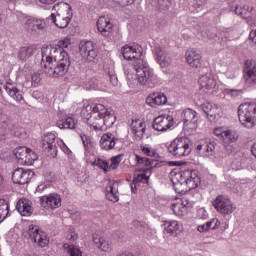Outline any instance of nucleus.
Listing matches in <instances>:
<instances>
[{
	"instance_id": "obj_1",
	"label": "nucleus",
	"mask_w": 256,
	"mask_h": 256,
	"mask_svg": "<svg viewBox=\"0 0 256 256\" xmlns=\"http://www.w3.org/2000/svg\"><path fill=\"white\" fill-rule=\"evenodd\" d=\"M41 66L49 77H63L69 71L71 60L65 49L47 46L42 48Z\"/></svg>"
},
{
	"instance_id": "obj_2",
	"label": "nucleus",
	"mask_w": 256,
	"mask_h": 256,
	"mask_svg": "<svg viewBox=\"0 0 256 256\" xmlns=\"http://www.w3.org/2000/svg\"><path fill=\"white\" fill-rule=\"evenodd\" d=\"M143 47L133 42L129 45V61L132 65V73H135L138 85L153 88L157 85V75L143 60Z\"/></svg>"
},
{
	"instance_id": "obj_3",
	"label": "nucleus",
	"mask_w": 256,
	"mask_h": 256,
	"mask_svg": "<svg viewBox=\"0 0 256 256\" xmlns=\"http://www.w3.org/2000/svg\"><path fill=\"white\" fill-rule=\"evenodd\" d=\"M53 9L57 12L56 16L55 14L50 16L54 25L59 29H66V27H69V23H71V20L73 19L71 5L65 2H60L54 5Z\"/></svg>"
},
{
	"instance_id": "obj_4",
	"label": "nucleus",
	"mask_w": 256,
	"mask_h": 256,
	"mask_svg": "<svg viewBox=\"0 0 256 256\" xmlns=\"http://www.w3.org/2000/svg\"><path fill=\"white\" fill-rule=\"evenodd\" d=\"M193 149V142L188 137H177L168 146V153L176 159H181V157H187L191 154Z\"/></svg>"
},
{
	"instance_id": "obj_5",
	"label": "nucleus",
	"mask_w": 256,
	"mask_h": 256,
	"mask_svg": "<svg viewBox=\"0 0 256 256\" xmlns=\"http://www.w3.org/2000/svg\"><path fill=\"white\" fill-rule=\"evenodd\" d=\"M238 119L246 129L256 125V103H244L238 107Z\"/></svg>"
},
{
	"instance_id": "obj_6",
	"label": "nucleus",
	"mask_w": 256,
	"mask_h": 256,
	"mask_svg": "<svg viewBox=\"0 0 256 256\" xmlns=\"http://www.w3.org/2000/svg\"><path fill=\"white\" fill-rule=\"evenodd\" d=\"M13 153L16 159L18 160V163H20V165L31 166L38 159L37 154L34 153L33 150L25 146H20L18 148H15Z\"/></svg>"
},
{
	"instance_id": "obj_7",
	"label": "nucleus",
	"mask_w": 256,
	"mask_h": 256,
	"mask_svg": "<svg viewBox=\"0 0 256 256\" xmlns=\"http://www.w3.org/2000/svg\"><path fill=\"white\" fill-rule=\"evenodd\" d=\"M213 207L221 215H231L235 211V205L227 196L218 195L213 201Z\"/></svg>"
},
{
	"instance_id": "obj_8",
	"label": "nucleus",
	"mask_w": 256,
	"mask_h": 256,
	"mask_svg": "<svg viewBox=\"0 0 256 256\" xmlns=\"http://www.w3.org/2000/svg\"><path fill=\"white\" fill-rule=\"evenodd\" d=\"M28 235L31 241L37 243L38 247H47L49 245V237L39 226L30 225L28 228Z\"/></svg>"
},
{
	"instance_id": "obj_9",
	"label": "nucleus",
	"mask_w": 256,
	"mask_h": 256,
	"mask_svg": "<svg viewBox=\"0 0 256 256\" xmlns=\"http://www.w3.org/2000/svg\"><path fill=\"white\" fill-rule=\"evenodd\" d=\"M46 25L45 20L31 17L25 21L24 29L29 33V35H39V33L45 29Z\"/></svg>"
},
{
	"instance_id": "obj_10",
	"label": "nucleus",
	"mask_w": 256,
	"mask_h": 256,
	"mask_svg": "<svg viewBox=\"0 0 256 256\" xmlns=\"http://www.w3.org/2000/svg\"><path fill=\"white\" fill-rule=\"evenodd\" d=\"M79 52L82 59H85L89 63L95 61L97 57V49H95V44L92 41H83L79 45Z\"/></svg>"
},
{
	"instance_id": "obj_11",
	"label": "nucleus",
	"mask_w": 256,
	"mask_h": 256,
	"mask_svg": "<svg viewBox=\"0 0 256 256\" xmlns=\"http://www.w3.org/2000/svg\"><path fill=\"white\" fill-rule=\"evenodd\" d=\"M82 103L81 115L84 121L88 119V117H91L94 113H105V105L101 103L90 104L87 100H84Z\"/></svg>"
},
{
	"instance_id": "obj_12",
	"label": "nucleus",
	"mask_w": 256,
	"mask_h": 256,
	"mask_svg": "<svg viewBox=\"0 0 256 256\" xmlns=\"http://www.w3.org/2000/svg\"><path fill=\"white\" fill-rule=\"evenodd\" d=\"M35 173L29 169L18 168L12 173V181L18 185H25L33 179Z\"/></svg>"
},
{
	"instance_id": "obj_13",
	"label": "nucleus",
	"mask_w": 256,
	"mask_h": 256,
	"mask_svg": "<svg viewBox=\"0 0 256 256\" xmlns=\"http://www.w3.org/2000/svg\"><path fill=\"white\" fill-rule=\"evenodd\" d=\"M61 201V195L57 193H52L50 195L40 197V202L44 209H59V207H61Z\"/></svg>"
},
{
	"instance_id": "obj_14",
	"label": "nucleus",
	"mask_w": 256,
	"mask_h": 256,
	"mask_svg": "<svg viewBox=\"0 0 256 256\" xmlns=\"http://www.w3.org/2000/svg\"><path fill=\"white\" fill-rule=\"evenodd\" d=\"M97 29L103 37H111L113 35V31L115 30L113 26V22H111V18L107 16H101L97 20Z\"/></svg>"
},
{
	"instance_id": "obj_15",
	"label": "nucleus",
	"mask_w": 256,
	"mask_h": 256,
	"mask_svg": "<svg viewBox=\"0 0 256 256\" xmlns=\"http://www.w3.org/2000/svg\"><path fill=\"white\" fill-rule=\"evenodd\" d=\"M153 53L156 56V61L160 65V67L165 68L169 67L171 63H173V59L164 48L160 46H155L153 49Z\"/></svg>"
},
{
	"instance_id": "obj_16",
	"label": "nucleus",
	"mask_w": 256,
	"mask_h": 256,
	"mask_svg": "<svg viewBox=\"0 0 256 256\" xmlns=\"http://www.w3.org/2000/svg\"><path fill=\"white\" fill-rule=\"evenodd\" d=\"M153 129L155 131H167L173 127V117L172 116H158L153 120Z\"/></svg>"
},
{
	"instance_id": "obj_17",
	"label": "nucleus",
	"mask_w": 256,
	"mask_h": 256,
	"mask_svg": "<svg viewBox=\"0 0 256 256\" xmlns=\"http://www.w3.org/2000/svg\"><path fill=\"white\" fill-rule=\"evenodd\" d=\"M56 136L53 133H47L43 136L42 147L45 151L50 153L53 157L57 155V142L55 143Z\"/></svg>"
},
{
	"instance_id": "obj_18",
	"label": "nucleus",
	"mask_w": 256,
	"mask_h": 256,
	"mask_svg": "<svg viewBox=\"0 0 256 256\" xmlns=\"http://www.w3.org/2000/svg\"><path fill=\"white\" fill-rule=\"evenodd\" d=\"M135 166L138 167L140 171L143 173H147V171H152L153 167H155V160L149 159L146 157H141L137 154H134Z\"/></svg>"
},
{
	"instance_id": "obj_19",
	"label": "nucleus",
	"mask_w": 256,
	"mask_h": 256,
	"mask_svg": "<svg viewBox=\"0 0 256 256\" xmlns=\"http://www.w3.org/2000/svg\"><path fill=\"white\" fill-rule=\"evenodd\" d=\"M244 81L247 85L256 84V61H246V68L244 74Z\"/></svg>"
},
{
	"instance_id": "obj_20",
	"label": "nucleus",
	"mask_w": 256,
	"mask_h": 256,
	"mask_svg": "<svg viewBox=\"0 0 256 256\" xmlns=\"http://www.w3.org/2000/svg\"><path fill=\"white\" fill-rule=\"evenodd\" d=\"M93 243L103 253H111L113 251V243L103 236H93Z\"/></svg>"
},
{
	"instance_id": "obj_21",
	"label": "nucleus",
	"mask_w": 256,
	"mask_h": 256,
	"mask_svg": "<svg viewBox=\"0 0 256 256\" xmlns=\"http://www.w3.org/2000/svg\"><path fill=\"white\" fill-rule=\"evenodd\" d=\"M4 89L11 99H14L17 103H21V100L23 99V92L15 86V82L11 80L8 81L6 85H4Z\"/></svg>"
},
{
	"instance_id": "obj_22",
	"label": "nucleus",
	"mask_w": 256,
	"mask_h": 256,
	"mask_svg": "<svg viewBox=\"0 0 256 256\" xmlns=\"http://www.w3.org/2000/svg\"><path fill=\"white\" fill-rule=\"evenodd\" d=\"M215 147H217V143L215 141H208L203 144H199L197 146V151L201 157H213V155H215Z\"/></svg>"
},
{
	"instance_id": "obj_23",
	"label": "nucleus",
	"mask_w": 256,
	"mask_h": 256,
	"mask_svg": "<svg viewBox=\"0 0 256 256\" xmlns=\"http://www.w3.org/2000/svg\"><path fill=\"white\" fill-rule=\"evenodd\" d=\"M186 187L188 189H197L201 185V178L199 177V172L196 170H186Z\"/></svg>"
},
{
	"instance_id": "obj_24",
	"label": "nucleus",
	"mask_w": 256,
	"mask_h": 256,
	"mask_svg": "<svg viewBox=\"0 0 256 256\" xmlns=\"http://www.w3.org/2000/svg\"><path fill=\"white\" fill-rule=\"evenodd\" d=\"M185 57L190 67H193L194 69L201 68V53H199V51L193 49L188 50L185 54Z\"/></svg>"
},
{
	"instance_id": "obj_25",
	"label": "nucleus",
	"mask_w": 256,
	"mask_h": 256,
	"mask_svg": "<svg viewBox=\"0 0 256 256\" xmlns=\"http://www.w3.org/2000/svg\"><path fill=\"white\" fill-rule=\"evenodd\" d=\"M146 103L147 105H150V107H159L167 103V96L161 92L150 94L146 98Z\"/></svg>"
},
{
	"instance_id": "obj_26",
	"label": "nucleus",
	"mask_w": 256,
	"mask_h": 256,
	"mask_svg": "<svg viewBox=\"0 0 256 256\" xmlns=\"http://www.w3.org/2000/svg\"><path fill=\"white\" fill-rule=\"evenodd\" d=\"M201 108L202 111L207 116V118L209 119V121H211L212 123H215V121L219 119V114H217L219 107H217V105L213 106V104L205 102L201 105Z\"/></svg>"
},
{
	"instance_id": "obj_27",
	"label": "nucleus",
	"mask_w": 256,
	"mask_h": 256,
	"mask_svg": "<svg viewBox=\"0 0 256 256\" xmlns=\"http://www.w3.org/2000/svg\"><path fill=\"white\" fill-rule=\"evenodd\" d=\"M131 131L136 141H141L143 135H145V122L140 119L132 120Z\"/></svg>"
},
{
	"instance_id": "obj_28",
	"label": "nucleus",
	"mask_w": 256,
	"mask_h": 256,
	"mask_svg": "<svg viewBox=\"0 0 256 256\" xmlns=\"http://www.w3.org/2000/svg\"><path fill=\"white\" fill-rule=\"evenodd\" d=\"M90 129L94 131H103V119L99 113H94L84 120Z\"/></svg>"
},
{
	"instance_id": "obj_29",
	"label": "nucleus",
	"mask_w": 256,
	"mask_h": 256,
	"mask_svg": "<svg viewBox=\"0 0 256 256\" xmlns=\"http://www.w3.org/2000/svg\"><path fill=\"white\" fill-rule=\"evenodd\" d=\"M198 83L200 85V89H204V91H213L217 87V82L213 77H211V74H205L202 75Z\"/></svg>"
},
{
	"instance_id": "obj_30",
	"label": "nucleus",
	"mask_w": 256,
	"mask_h": 256,
	"mask_svg": "<svg viewBox=\"0 0 256 256\" xmlns=\"http://www.w3.org/2000/svg\"><path fill=\"white\" fill-rule=\"evenodd\" d=\"M16 209L22 217H29L33 213V207H31V201L26 198L20 199L16 204Z\"/></svg>"
},
{
	"instance_id": "obj_31",
	"label": "nucleus",
	"mask_w": 256,
	"mask_h": 256,
	"mask_svg": "<svg viewBox=\"0 0 256 256\" xmlns=\"http://www.w3.org/2000/svg\"><path fill=\"white\" fill-rule=\"evenodd\" d=\"M189 207H191V205H189L187 200H179L177 203L172 204L170 209L177 217H183V215H187Z\"/></svg>"
},
{
	"instance_id": "obj_32",
	"label": "nucleus",
	"mask_w": 256,
	"mask_h": 256,
	"mask_svg": "<svg viewBox=\"0 0 256 256\" xmlns=\"http://www.w3.org/2000/svg\"><path fill=\"white\" fill-rule=\"evenodd\" d=\"M100 147L104 151H111L115 147V136L111 133L104 134L100 139Z\"/></svg>"
},
{
	"instance_id": "obj_33",
	"label": "nucleus",
	"mask_w": 256,
	"mask_h": 256,
	"mask_svg": "<svg viewBox=\"0 0 256 256\" xmlns=\"http://www.w3.org/2000/svg\"><path fill=\"white\" fill-rule=\"evenodd\" d=\"M183 123L187 127L188 125H192V129H195L197 123V112L192 109H186L183 112Z\"/></svg>"
},
{
	"instance_id": "obj_34",
	"label": "nucleus",
	"mask_w": 256,
	"mask_h": 256,
	"mask_svg": "<svg viewBox=\"0 0 256 256\" xmlns=\"http://www.w3.org/2000/svg\"><path fill=\"white\" fill-rule=\"evenodd\" d=\"M106 199L112 203L119 201V191H117V183L113 182L106 187Z\"/></svg>"
},
{
	"instance_id": "obj_35",
	"label": "nucleus",
	"mask_w": 256,
	"mask_h": 256,
	"mask_svg": "<svg viewBox=\"0 0 256 256\" xmlns=\"http://www.w3.org/2000/svg\"><path fill=\"white\" fill-rule=\"evenodd\" d=\"M103 121L105 127H113L116 121L115 114L105 106V111L101 114L98 113Z\"/></svg>"
},
{
	"instance_id": "obj_36",
	"label": "nucleus",
	"mask_w": 256,
	"mask_h": 256,
	"mask_svg": "<svg viewBox=\"0 0 256 256\" xmlns=\"http://www.w3.org/2000/svg\"><path fill=\"white\" fill-rule=\"evenodd\" d=\"M164 225L165 231L170 235H177V233L183 231V225L176 220L167 221Z\"/></svg>"
},
{
	"instance_id": "obj_37",
	"label": "nucleus",
	"mask_w": 256,
	"mask_h": 256,
	"mask_svg": "<svg viewBox=\"0 0 256 256\" xmlns=\"http://www.w3.org/2000/svg\"><path fill=\"white\" fill-rule=\"evenodd\" d=\"M56 125L59 129H77V121L73 117L59 119Z\"/></svg>"
},
{
	"instance_id": "obj_38",
	"label": "nucleus",
	"mask_w": 256,
	"mask_h": 256,
	"mask_svg": "<svg viewBox=\"0 0 256 256\" xmlns=\"http://www.w3.org/2000/svg\"><path fill=\"white\" fill-rule=\"evenodd\" d=\"M186 170L176 172L172 177V183L174 187L184 186L187 187Z\"/></svg>"
},
{
	"instance_id": "obj_39",
	"label": "nucleus",
	"mask_w": 256,
	"mask_h": 256,
	"mask_svg": "<svg viewBox=\"0 0 256 256\" xmlns=\"http://www.w3.org/2000/svg\"><path fill=\"white\" fill-rule=\"evenodd\" d=\"M235 37V31L232 29H221L218 31V38L221 39L222 45H225L227 41H233V38Z\"/></svg>"
},
{
	"instance_id": "obj_40",
	"label": "nucleus",
	"mask_w": 256,
	"mask_h": 256,
	"mask_svg": "<svg viewBox=\"0 0 256 256\" xmlns=\"http://www.w3.org/2000/svg\"><path fill=\"white\" fill-rule=\"evenodd\" d=\"M147 3H151L153 7H157L160 11H167L171 5H173V0H146Z\"/></svg>"
},
{
	"instance_id": "obj_41",
	"label": "nucleus",
	"mask_w": 256,
	"mask_h": 256,
	"mask_svg": "<svg viewBox=\"0 0 256 256\" xmlns=\"http://www.w3.org/2000/svg\"><path fill=\"white\" fill-rule=\"evenodd\" d=\"M86 162L88 163V165H92V167H98V169H102L104 173H107V171H109V163L101 158H96L94 161L86 159Z\"/></svg>"
},
{
	"instance_id": "obj_42",
	"label": "nucleus",
	"mask_w": 256,
	"mask_h": 256,
	"mask_svg": "<svg viewBox=\"0 0 256 256\" xmlns=\"http://www.w3.org/2000/svg\"><path fill=\"white\" fill-rule=\"evenodd\" d=\"M251 11H253V8L249 7L248 5L235 6L234 9L236 15H239V17H242L243 19H246V17H250Z\"/></svg>"
},
{
	"instance_id": "obj_43",
	"label": "nucleus",
	"mask_w": 256,
	"mask_h": 256,
	"mask_svg": "<svg viewBox=\"0 0 256 256\" xmlns=\"http://www.w3.org/2000/svg\"><path fill=\"white\" fill-rule=\"evenodd\" d=\"M196 29L198 31L196 35L199 36V39H215V37H219V34L205 30L201 26H196Z\"/></svg>"
},
{
	"instance_id": "obj_44",
	"label": "nucleus",
	"mask_w": 256,
	"mask_h": 256,
	"mask_svg": "<svg viewBox=\"0 0 256 256\" xmlns=\"http://www.w3.org/2000/svg\"><path fill=\"white\" fill-rule=\"evenodd\" d=\"M32 56H33V47L31 46L22 47L18 52V59H20V61H27V59H29Z\"/></svg>"
},
{
	"instance_id": "obj_45",
	"label": "nucleus",
	"mask_w": 256,
	"mask_h": 256,
	"mask_svg": "<svg viewBox=\"0 0 256 256\" xmlns=\"http://www.w3.org/2000/svg\"><path fill=\"white\" fill-rule=\"evenodd\" d=\"M9 215V204L5 200H0V223H3Z\"/></svg>"
},
{
	"instance_id": "obj_46",
	"label": "nucleus",
	"mask_w": 256,
	"mask_h": 256,
	"mask_svg": "<svg viewBox=\"0 0 256 256\" xmlns=\"http://www.w3.org/2000/svg\"><path fill=\"white\" fill-rule=\"evenodd\" d=\"M104 72L108 75L111 85H113V87H117V85H119V80L117 79V74H115V69L105 68Z\"/></svg>"
},
{
	"instance_id": "obj_47",
	"label": "nucleus",
	"mask_w": 256,
	"mask_h": 256,
	"mask_svg": "<svg viewBox=\"0 0 256 256\" xmlns=\"http://www.w3.org/2000/svg\"><path fill=\"white\" fill-rule=\"evenodd\" d=\"M64 249L67 251L68 255L70 256H83V252H81V249L79 247L71 244H64Z\"/></svg>"
},
{
	"instance_id": "obj_48",
	"label": "nucleus",
	"mask_w": 256,
	"mask_h": 256,
	"mask_svg": "<svg viewBox=\"0 0 256 256\" xmlns=\"http://www.w3.org/2000/svg\"><path fill=\"white\" fill-rule=\"evenodd\" d=\"M224 95H229L232 99H239V97H243V90L241 89H224Z\"/></svg>"
},
{
	"instance_id": "obj_49",
	"label": "nucleus",
	"mask_w": 256,
	"mask_h": 256,
	"mask_svg": "<svg viewBox=\"0 0 256 256\" xmlns=\"http://www.w3.org/2000/svg\"><path fill=\"white\" fill-rule=\"evenodd\" d=\"M224 141H230V143H235L239 140V134L233 130H226V133H224Z\"/></svg>"
},
{
	"instance_id": "obj_50",
	"label": "nucleus",
	"mask_w": 256,
	"mask_h": 256,
	"mask_svg": "<svg viewBox=\"0 0 256 256\" xmlns=\"http://www.w3.org/2000/svg\"><path fill=\"white\" fill-rule=\"evenodd\" d=\"M140 151H142L144 155H147V157H155L156 154L155 149L151 148V146L147 144L141 145Z\"/></svg>"
},
{
	"instance_id": "obj_51",
	"label": "nucleus",
	"mask_w": 256,
	"mask_h": 256,
	"mask_svg": "<svg viewBox=\"0 0 256 256\" xmlns=\"http://www.w3.org/2000/svg\"><path fill=\"white\" fill-rule=\"evenodd\" d=\"M224 153H226V155L228 156H232V157H239L238 152H237V148H235V146L231 145V144H227L224 148Z\"/></svg>"
},
{
	"instance_id": "obj_52",
	"label": "nucleus",
	"mask_w": 256,
	"mask_h": 256,
	"mask_svg": "<svg viewBox=\"0 0 256 256\" xmlns=\"http://www.w3.org/2000/svg\"><path fill=\"white\" fill-rule=\"evenodd\" d=\"M206 223L208 225V231H215V229H219V226L221 225V221L217 218H213Z\"/></svg>"
},
{
	"instance_id": "obj_53",
	"label": "nucleus",
	"mask_w": 256,
	"mask_h": 256,
	"mask_svg": "<svg viewBox=\"0 0 256 256\" xmlns=\"http://www.w3.org/2000/svg\"><path fill=\"white\" fill-rule=\"evenodd\" d=\"M119 163H121V155L111 158V164L109 166V169H117V167H119Z\"/></svg>"
},
{
	"instance_id": "obj_54",
	"label": "nucleus",
	"mask_w": 256,
	"mask_h": 256,
	"mask_svg": "<svg viewBox=\"0 0 256 256\" xmlns=\"http://www.w3.org/2000/svg\"><path fill=\"white\" fill-rule=\"evenodd\" d=\"M149 181V176L144 172L142 174H138L137 177L134 178V183H147Z\"/></svg>"
},
{
	"instance_id": "obj_55",
	"label": "nucleus",
	"mask_w": 256,
	"mask_h": 256,
	"mask_svg": "<svg viewBox=\"0 0 256 256\" xmlns=\"http://www.w3.org/2000/svg\"><path fill=\"white\" fill-rule=\"evenodd\" d=\"M209 5V0H195L194 7L195 9H205Z\"/></svg>"
},
{
	"instance_id": "obj_56",
	"label": "nucleus",
	"mask_w": 256,
	"mask_h": 256,
	"mask_svg": "<svg viewBox=\"0 0 256 256\" xmlns=\"http://www.w3.org/2000/svg\"><path fill=\"white\" fill-rule=\"evenodd\" d=\"M71 45V39L64 38L58 42V47L56 49H67Z\"/></svg>"
},
{
	"instance_id": "obj_57",
	"label": "nucleus",
	"mask_w": 256,
	"mask_h": 256,
	"mask_svg": "<svg viewBox=\"0 0 256 256\" xmlns=\"http://www.w3.org/2000/svg\"><path fill=\"white\" fill-rule=\"evenodd\" d=\"M225 133H227V130H225V128L223 127H218L214 129V135H216V137H220V139L225 138Z\"/></svg>"
},
{
	"instance_id": "obj_58",
	"label": "nucleus",
	"mask_w": 256,
	"mask_h": 256,
	"mask_svg": "<svg viewBox=\"0 0 256 256\" xmlns=\"http://www.w3.org/2000/svg\"><path fill=\"white\" fill-rule=\"evenodd\" d=\"M57 145L67 155H69V153H71V150H69V147H67V145L65 144V142H63V140L57 139Z\"/></svg>"
},
{
	"instance_id": "obj_59",
	"label": "nucleus",
	"mask_w": 256,
	"mask_h": 256,
	"mask_svg": "<svg viewBox=\"0 0 256 256\" xmlns=\"http://www.w3.org/2000/svg\"><path fill=\"white\" fill-rule=\"evenodd\" d=\"M41 83V75L39 73L32 74V86L37 87Z\"/></svg>"
},
{
	"instance_id": "obj_60",
	"label": "nucleus",
	"mask_w": 256,
	"mask_h": 256,
	"mask_svg": "<svg viewBox=\"0 0 256 256\" xmlns=\"http://www.w3.org/2000/svg\"><path fill=\"white\" fill-rule=\"evenodd\" d=\"M121 55L125 61H129V44H126L122 49H121Z\"/></svg>"
},
{
	"instance_id": "obj_61",
	"label": "nucleus",
	"mask_w": 256,
	"mask_h": 256,
	"mask_svg": "<svg viewBox=\"0 0 256 256\" xmlns=\"http://www.w3.org/2000/svg\"><path fill=\"white\" fill-rule=\"evenodd\" d=\"M132 225H133V227H136V229H139L140 231H143L147 227L145 222H140L137 220L133 221Z\"/></svg>"
},
{
	"instance_id": "obj_62",
	"label": "nucleus",
	"mask_w": 256,
	"mask_h": 256,
	"mask_svg": "<svg viewBox=\"0 0 256 256\" xmlns=\"http://www.w3.org/2000/svg\"><path fill=\"white\" fill-rule=\"evenodd\" d=\"M82 143L84 147L90 148L91 147V138H89L87 135H82L81 136Z\"/></svg>"
},
{
	"instance_id": "obj_63",
	"label": "nucleus",
	"mask_w": 256,
	"mask_h": 256,
	"mask_svg": "<svg viewBox=\"0 0 256 256\" xmlns=\"http://www.w3.org/2000/svg\"><path fill=\"white\" fill-rule=\"evenodd\" d=\"M197 231H199V233H207V231H209V226L207 222L205 224L199 225L197 227Z\"/></svg>"
},
{
	"instance_id": "obj_64",
	"label": "nucleus",
	"mask_w": 256,
	"mask_h": 256,
	"mask_svg": "<svg viewBox=\"0 0 256 256\" xmlns=\"http://www.w3.org/2000/svg\"><path fill=\"white\" fill-rule=\"evenodd\" d=\"M70 217L73 221H79L81 219V213H79L78 211H75L70 214Z\"/></svg>"
}]
</instances>
